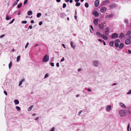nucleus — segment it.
Wrapping results in <instances>:
<instances>
[{
	"instance_id": "nucleus-1",
	"label": "nucleus",
	"mask_w": 131,
	"mask_h": 131,
	"mask_svg": "<svg viewBox=\"0 0 131 131\" xmlns=\"http://www.w3.org/2000/svg\"><path fill=\"white\" fill-rule=\"evenodd\" d=\"M49 56H48L47 54H46L43 59V61L44 62H47L49 61Z\"/></svg>"
},
{
	"instance_id": "nucleus-2",
	"label": "nucleus",
	"mask_w": 131,
	"mask_h": 131,
	"mask_svg": "<svg viewBox=\"0 0 131 131\" xmlns=\"http://www.w3.org/2000/svg\"><path fill=\"white\" fill-rule=\"evenodd\" d=\"M118 112L120 115L122 116H125V112L124 110H120Z\"/></svg>"
},
{
	"instance_id": "nucleus-3",
	"label": "nucleus",
	"mask_w": 131,
	"mask_h": 131,
	"mask_svg": "<svg viewBox=\"0 0 131 131\" xmlns=\"http://www.w3.org/2000/svg\"><path fill=\"white\" fill-rule=\"evenodd\" d=\"M106 8L104 7H102L100 9L101 11L103 13H105L106 12Z\"/></svg>"
},
{
	"instance_id": "nucleus-4",
	"label": "nucleus",
	"mask_w": 131,
	"mask_h": 131,
	"mask_svg": "<svg viewBox=\"0 0 131 131\" xmlns=\"http://www.w3.org/2000/svg\"><path fill=\"white\" fill-rule=\"evenodd\" d=\"M131 43V40L130 39H127L125 41V43L126 45H128Z\"/></svg>"
},
{
	"instance_id": "nucleus-5",
	"label": "nucleus",
	"mask_w": 131,
	"mask_h": 131,
	"mask_svg": "<svg viewBox=\"0 0 131 131\" xmlns=\"http://www.w3.org/2000/svg\"><path fill=\"white\" fill-rule=\"evenodd\" d=\"M92 14L95 16H98L99 15V13L96 10H94L92 12Z\"/></svg>"
},
{
	"instance_id": "nucleus-6",
	"label": "nucleus",
	"mask_w": 131,
	"mask_h": 131,
	"mask_svg": "<svg viewBox=\"0 0 131 131\" xmlns=\"http://www.w3.org/2000/svg\"><path fill=\"white\" fill-rule=\"evenodd\" d=\"M100 0H96L95 2V6L96 7H97L99 4Z\"/></svg>"
},
{
	"instance_id": "nucleus-7",
	"label": "nucleus",
	"mask_w": 131,
	"mask_h": 131,
	"mask_svg": "<svg viewBox=\"0 0 131 131\" xmlns=\"http://www.w3.org/2000/svg\"><path fill=\"white\" fill-rule=\"evenodd\" d=\"M105 29L106 30V31H105V34L106 35H107L109 32V29L108 28H105Z\"/></svg>"
},
{
	"instance_id": "nucleus-8",
	"label": "nucleus",
	"mask_w": 131,
	"mask_h": 131,
	"mask_svg": "<svg viewBox=\"0 0 131 131\" xmlns=\"http://www.w3.org/2000/svg\"><path fill=\"white\" fill-rule=\"evenodd\" d=\"M101 37L105 40H107L108 39V37L104 34H102Z\"/></svg>"
},
{
	"instance_id": "nucleus-9",
	"label": "nucleus",
	"mask_w": 131,
	"mask_h": 131,
	"mask_svg": "<svg viewBox=\"0 0 131 131\" xmlns=\"http://www.w3.org/2000/svg\"><path fill=\"white\" fill-rule=\"evenodd\" d=\"M99 28L100 29H103L104 28V25L103 24L101 23V24H100L99 25Z\"/></svg>"
},
{
	"instance_id": "nucleus-10",
	"label": "nucleus",
	"mask_w": 131,
	"mask_h": 131,
	"mask_svg": "<svg viewBox=\"0 0 131 131\" xmlns=\"http://www.w3.org/2000/svg\"><path fill=\"white\" fill-rule=\"evenodd\" d=\"M98 21L97 19H95L93 21V23L95 25H97Z\"/></svg>"
},
{
	"instance_id": "nucleus-11",
	"label": "nucleus",
	"mask_w": 131,
	"mask_h": 131,
	"mask_svg": "<svg viewBox=\"0 0 131 131\" xmlns=\"http://www.w3.org/2000/svg\"><path fill=\"white\" fill-rule=\"evenodd\" d=\"M70 44L71 47L74 49H75V45H73V42L72 41H71Z\"/></svg>"
},
{
	"instance_id": "nucleus-12",
	"label": "nucleus",
	"mask_w": 131,
	"mask_h": 131,
	"mask_svg": "<svg viewBox=\"0 0 131 131\" xmlns=\"http://www.w3.org/2000/svg\"><path fill=\"white\" fill-rule=\"evenodd\" d=\"M113 15L112 14H111L109 15H107L106 16L105 18L107 19H109V18L113 17Z\"/></svg>"
},
{
	"instance_id": "nucleus-13",
	"label": "nucleus",
	"mask_w": 131,
	"mask_h": 131,
	"mask_svg": "<svg viewBox=\"0 0 131 131\" xmlns=\"http://www.w3.org/2000/svg\"><path fill=\"white\" fill-rule=\"evenodd\" d=\"M93 65L95 66H97L98 65L99 63L97 61H94L93 62Z\"/></svg>"
},
{
	"instance_id": "nucleus-14",
	"label": "nucleus",
	"mask_w": 131,
	"mask_h": 131,
	"mask_svg": "<svg viewBox=\"0 0 131 131\" xmlns=\"http://www.w3.org/2000/svg\"><path fill=\"white\" fill-rule=\"evenodd\" d=\"M109 1H104L103 2V4L104 5H106L109 3Z\"/></svg>"
},
{
	"instance_id": "nucleus-15",
	"label": "nucleus",
	"mask_w": 131,
	"mask_h": 131,
	"mask_svg": "<svg viewBox=\"0 0 131 131\" xmlns=\"http://www.w3.org/2000/svg\"><path fill=\"white\" fill-rule=\"evenodd\" d=\"M27 14L28 15H31L32 14V12L31 10H29L27 12Z\"/></svg>"
},
{
	"instance_id": "nucleus-16",
	"label": "nucleus",
	"mask_w": 131,
	"mask_h": 131,
	"mask_svg": "<svg viewBox=\"0 0 131 131\" xmlns=\"http://www.w3.org/2000/svg\"><path fill=\"white\" fill-rule=\"evenodd\" d=\"M124 47V44L123 43H121L120 44L119 47V49H122Z\"/></svg>"
},
{
	"instance_id": "nucleus-17",
	"label": "nucleus",
	"mask_w": 131,
	"mask_h": 131,
	"mask_svg": "<svg viewBox=\"0 0 131 131\" xmlns=\"http://www.w3.org/2000/svg\"><path fill=\"white\" fill-rule=\"evenodd\" d=\"M96 34L99 37H100V36L101 37V36L102 34H101V33L99 32H96Z\"/></svg>"
},
{
	"instance_id": "nucleus-18",
	"label": "nucleus",
	"mask_w": 131,
	"mask_h": 131,
	"mask_svg": "<svg viewBox=\"0 0 131 131\" xmlns=\"http://www.w3.org/2000/svg\"><path fill=\"white\" fill-rule=\"evenodd\" d=\"M25 80L24 79H22L21 80V81L19 82V86H20L22 84V83Z\"/></svg>"
},
{
	"instance_id": "nucleus-19",
	"label": "nucleus",
	"mask_w": 131,
	"mask_h": 131,
	"mask_svg": "<svg viewBox=\"0 0 131 131\" xmlns=\"http://www.w3.org/2000/svg\"><path fill=\"white\" fill-rule=\"evenodd\" d=\"M20 56H18L17 58V62H18L20 60Z\"/></svg>"
},
{
	"instance_id": "nucleus-20",
	"label": "nucleus",
	"mask_w": 131,
	"mask_h": 131,
	"mask_svg": "<svg viewBox=\"0 0 131 131\" xmlns=\"http://www.w3.org/2000/svg\"><path fill=\"white\" fill-rule=\"evenodd\" d=\"M111 107H106V110L107 112L109 111L111 109Z\"/></svg>"
},
{
	"instance_id": "nucleus-21",
	"label": "nucleus",
	"mask_w": 131,
	"mask_h": 131,
	"mask_svg": "<svg viewBox=\"0 0 131 131\" xmlns=\"http://www.w3.org/2000/svg\"><path fill=\"white\" fill-rule=\"evenodd\" d=\"M109 44L110 46H113L114 45V41H111L110 42V43Z\"/></svg>"
},
{
	"instance_id": "nucleus-22",
	"label": "nucleus",
	"mask_w": 131,
	"mask_h": 131,
	"mask_svg": "<svg viewBox=\"0 0 131 131\" xmlns=\"http://www.w3.org/2000/svg\"><path fill=\"white\" fill-rule=\"evenodd\" d=\"M124 33H121L120 34V35L119 36V38H123L124 37Z\"/></svg>"
},
{
	"instance_id": "nucleus-23",
	"label": "nucleus",
	"mask_w": 131,
	"mask_h": 131,
	"mask_svg": "<svg viewBox=\"0 0 131 131\" xmlns=\"http://www.w3.org/2000/svg\"><path fill=\"white\" fill-rule=\"evenodd\" d=\"M41 14L40 13H38L37 15V16L38 18L40 17L41 16Z\"/></svg>"
},
{
	"instance_id": "nucleus-24",
	"label": "nucleus",
	"mask_w": 131,
	"mask_h": 131,
	"mask_svg": "<svg viewBox=\"0 0 131 131\" xmlns=\"http://www.w3.org/2000/svg\"><path fill=\"white\" fill-rule=\"evenodd\" d=\"M15 103L16 104H18L19 103V101L18 100H15L14 101Z\"/></svg>"
},
{
	"instance_id": "nucleus-25",
	"label": "nucleus",
	"mask_w": 131,
	"mask_h": 131,
	"mask_svg": "<svg viewBox=\"0 0 131 131\" xmlns=\"http://www.w3.org/2000/svg\"><path fill=\"white\" fill-rule=\"evenodd\" d=\"M10 18H11L10 17H9L8 15H7L5 18V19L6 20H8L9 19H10Z\"/></svg>"
},
{
	"instance_id": "nucleus-26",
	"label": "nucleus",
	"mask_w": 131,
	"mask_h": 131,
	"mask_svg": "<svg viewBox=\"0 0 131 131\" xmlns=\"http://www.w3.org/2000/svg\"><path fill=\"white\" fill-rule=\"evenodd\" d=\"M22 4L21 3H20L19 4H18L17 6V8H20L21 6H22Z\"/></svg>"
},
{
	"instance_id": "nucleus-27",
	"label": "nucleus",
	"mask_w": 131,
	"mask_h": 131,
	"mask_svg": "<svg viewBox=\"0 0 131 131\" xmlns=\"http://www.w3.org/2000/svg\"><path fill=\"white\" fill-rule=\"evenodd\" d=\"M9 69H10L11 68V67L12 66V62L11 61L10 63H9Z\"/></svg>"
},
{
	"instance_id": "nucleus-28",
	"label": "nucleus",
	"mask_w": 131,
	"mask_h": 131,
	"mask_svg": "<svg viewBox=\"0 0 131 131\" xmlns=\"http://www.w3.org/2000/svg\"><path fill=\"white\" fill-rule=\"evenodd\" d=\"M131 32L130 31H128L126 34V35L127 36H129Z\"/></svg>"
},
{
	"instance_id": "nucleus-29",
	"label": "nucleus",
	"mask_w": 131,
	"mask_h": 131,
	"mask_svg": "<svg viewBox=\"0 0 131 131\" xmlns=\"http://www.w3.org/2000/svg\"><path fill=\"white\" fill-rule=\"evenodd\" d=\"M119 46V44L118 43L116 42L115 43V47H117Z\"/></svg>"
},
{
	"instance_id": "nucleus-30",
	"label": "nucleus",
	"mask_w": 131,
	"mask_h": 131,
	"mask_svg": "<svg viewBox=\"0 0 131 131\" xmlns=\"http://www.w3.org/2000/svg\"><path fill=\"white\" fill-rule=\"evenodd\" d=\"M80 5V3H76L75 4V6H79Z\"/></svg>"
},
{
	"instance_id": "nucleus-31",
	"label": "nucleus",
	"mask_w": 131,
	"mask_h": 131,
	"mask_svg": "<svg viewBox=\"0 0 131 131\" xmlns=\"http://www.w3.org/2000/svg\"><path fill=\"white\" fill-rule=\"evenodd\" d=\"M85 6L86 8H88L89 7V4L88 3H86L85 4Z\"/></svg>"
},
{
	"instance_id": "nucleus-32",
	"label": "nucleus",
	"mask_w": 131,
	"mask_h": 131,
	"mask_svg": "<svg viewBox=\"0 0 131 131\" xmlns=\"http://www.w3.org/2000/svg\"><path fill=\"white\" fill-rule=\"evenodd\" d=\"M16 109H17L18 111H19L20 110V107H16Z\"/></svg>"
},
{
	"instance_id": "nucleus-33",
	"label": "nucleus",
	"mask_w": 131,
	"mask_h": 131,
	"mask_svg": "<svg viewBox=\"0 0 131 131\" xmlns=\"http://www.w3.org/2000/svg\"><path fill=\"white\" fill-rule=\"evenodd\" d=\"M66 4L65 3H63V8H64L66 7Z\"/></svg>"
},
{
	"instance_id": "nucleus-34",
	"label": "nucleus",
	"mask_w": 131,
	"mask_h": 131,
	"mask_svg": "<svg viewBox=\"0 0 131 131\" xmlns=\"http://www.w3.org/2000/svg\"><path fill=\"white\" fill-rule=\"evenodd\" d=\"M129 127H130V124H129L128 125L127 128V130L128 131H129Z\"/></svg>"
},
{
	"instance_id": "nucleus-35",
	"label": "nucleus",
	"mask_w": 131,
	"mask_h": 131,
	"mask_svg": "<svg viewBox=\"0 0 131 131\" xmlns=\"http://www.w3.org/2000/svg\"><path fill=\"white\" fill-rule=\"evenodd\" d=\"M120 105L121 106H126L123 103H121Z\"/></svg>"
},
{
	"instance_id": "nucleus-36",
	"label": "nucleus",
	"mask_w": 131,
	"mask_h": 131,
	"mask_svg": "<svg viewBox=\"0 0 131 131\" xmlns=\"http://www.w3.org/2000/svg\"><path fill=\"white\" fill-rule=\"evenodd\" d=\"M55 128L54 127H53L50 130V131H55L54 130Z\"/></svg>"
},
{
	"instance_id": "nucleus-37",
	"label": "nucleus",
	"mask_w": 131,
	"mask_h": 131,
	"mask_svg": "<svg viewBox=\"0 0 131 131\" xmlns=\"http://www.w3.org/2000/svg\"><path fill=\"white\" fill-rule=\"evenodd\" d=\"M33 107H29V108H28V111H30L32 109V108Z\"/></svg>"
},
{
	"instance_id": "nucleus-38",
	"label": "nucleus",
	"mask_w": 131,
	"mask_h": 131,
	"mask_svg": "<svg viewBox=\"0 0 131 131\" xmlns=\"http://www.w3.org/2000/svg\"><path fill=\"white\" fill-rule=\"evenodd\" d=\"M131 94V90H129L128 92L127 93V94Z\"/></svg>"
},
{
	"instance_id": "nucleus-39",
	"label": "nucleus",
	"mask_w": 131,
	"mask_h": 131,
	"mask_svg": "<svg viewBox=\"0 0 131 131\" xmlns=\"http://www.w3.org/2000/svg\"><path fill=\"white\" fill-rule=\"evenodd\" d=\"M27 22L26 21V20H24V21H22V23H24V24H26L27 23Z\"/></svg>"
},
{
	"instance_id": "nucleus-40",
	"label": "nucleus",
	"mask_w": 131,
	"mask_h": 131,
	"mask_svg": "<svg viewBox=\"0 0 131 131\" xmlns=\"http://www.w3.org/2000/svg\"><path fill=\"white\" fill-rule=\"evenodd\" d=\"M112 37L113 39H114L115 38V33H114L112 35Z\"/></svg>"
},
{
	"instance_id": "nucleus-41",
	"label": "nucleus",
	"mask_w": 131,
	"mask_h": 131,
	"mask_svg": "<svg viewBox=\"0 0 131 131\" xmlns=\"http://www.w3.org/2000/svg\"><path fill=\"white\" fill-rule=\"evenodd\" d=\"M17 4V2H15L14 4H13V6H15V5H16Z\"/></svg>"
},
{
	"instance_id": "nucleus-42",
	"label": "nucleus",
	"mask_w": 131,
	"mask_h": 131,
	"mask_svg": "<svg viewBox=\"0 0 131 131\" xmlns=\"http://www.w3.org/2000/svg\"><path fill=\"white\" fill-rule=\"evenodd\" d=\"M27 0H26L24 2V5H25L27 4Z\"/></svg>"
},
{
	"instance_id": "nucleus-43",
	"label": "nucleus",
	"mask_w": 131,
	"mask_h": 131,
	"mask_svg": "<svg viewBox=\"0 0 131 131\" xmlns=\"http://www.w3.org/2000/svg\"><path fill=\"white\" fill-rule=\"evenodd\" d=\"M48 74L47 73L46 74L44 78H46L48 77Z\"/></svg>"
},
{
	"instance_id": "nucleus-44",
	"label": "nucleus",
	"mask_w": 131,
	"mask_h": 131,
	"mask_svg": "<svg viewBox=\"0 0 131 131\" xmlns=\"http://www.w3.org/2000/svg\"><path fill=\"white\" fill-rule=\"evenodd\" d=\"M82 112V111L81 110L78 113V115H80V114H81V113Z\"/></svg>"
},
{
	"instance_id": "nucleus-45",
	"label": "nucleus",
	"mask_w": 131,
	"mask_h": 131,
	"mask_svg": "<svg viewBox=\"0 0 131 131\" xmlns=\"http://www.w3.org/2000/svg\"><path fill=\"white\" fill-rule=\"evenodd\" d=\"M115 41L119 42H120V40L119 39H117L115 40Z\"/></svg>"
},
{
	"instance_id": "nucleus-46",
	"label": "nucleus",
	"mask_w": 131,
	"mask_h": 131,
	"mask_svg": "<svg viewBox=\"0 0 131 131\" xmlns=\"http://www.w3.org/2000/svg\"><path fill=\"white\" fill-rule=\"evenodd\" d=\"M29 44V43L28 42H27V44L25 46V48H27L28 46V45Z\"/></svg>"
},
{
	"instance_id": "nucleus-47",
	"label": "nucleus",
	"mask_w": 131,
	"mask_h": 131,
	"mask_svg": "<svg viewBox=\"0 0 131 131\" xmlns=\"http://www.w3.org/2000/svg\"><path fill=\"white\" fill-rule=\"evenodd\" d=\"M118 37V35L116 33H115V38Z\"/></svg>"
},
{
	"instance_id": "nucleus-48",
	"label": "nucleus",
	"mask_w": 131,
	"mask_h": 131,
	"mask_svg": "<svg viewBox=\"0 0 131 131\" xmlns=\"http://www.w3.org/2000/svg\"><path fill=\"white\" fill-rule=\"evenodd\" d=\"M32 26H31V25H30V26H29V27L28 29H32Z\"/></svg>"
},
{
	"instance_id": "nucleus-49",
	"label": "nucleus",
	"mask_w": 131,
	"mask_h": 131,
	"mask_svg": "<svg viewBox=\"0 0 131 131\" xmlns=\"http://www.w3.org/2000/svg\"><path fill=\"white\" fill-rule=\"evenodd\" d=\"M5 36V34H3L2 35H1L0 36V38H2L3 37Z\"/></svg>"
},
{
	"instance_id": "nucleus-50",
	"label": "nucleus",
	"mask_w": 131,
	"mask_h": 131,
	"mask_svg": "<svg viewBox=\"0 0 131 131\" xmlns=\"http://www.w3.org/2000/svg\"><path fill=\"white\" fill-rule=\"evenodd\" d=\"M14 19H12V20L10 21V23L9 24H11L12 23H13V21H14Z\"/></svg>"
},
{
	"instance_id": "nucleus-51",
	"label": "nucleus",
	"mask_w": 131,
	"mask_h": 131,
	"mask_svg": "<svg viewBox=\"0 0 131 131\" xmlns=\"http://www.w3.org/2000/svg\"><path fill=\"white\" fill-rule=\"evenodd\" d=\"M4 94L6 95H7V93L5 91H4Z\"/></svg>"
},
{
	"instance_id": "nucleus-52",
	"label": "nucleus",
	"mask_w": 131,
	"mask_h": 131,
	"mask_svg": "<svg viewBox=\"0 0 131 131\" xmlns=\"http://www.w3.org/2000/svg\"><path fill=\"white\" fill-rule=\"evenodd\" d=\"M42 24V21H40L39 23V25H41Z\"/></svg>"
},
{
	"instance_id": "nucleus-53",
	"label": "nucleus",
	"mask_w": 131,
	"mask_h": 131,
	"mask_svg": "<svg viewBox=\"0 0 131 131\" xmlns=\"http://www.w3.org/2000/svg\"><path fill=\"white\" fill-rule=\"evenodd\" d=\"M50 64L52 67H53L54 66V64L53 63H51Z\"/></svg>"
},
{
	"instance_id": "nucleus-54",
	"label": "nucleus",
	"mask_w": 131,
	"mask_h": 131,
	"mask_svg": "<svg viewBox=\"0 0 131 131\" xmlns=\"http://www.w3.org/2000/svg\"><path fill=\"white\" fill-rule=\"evenodd\" d=\"M64 60V57L62 59H61V61L62 62Z\"/></svg>"
},
{
	"instance_id": "nucleus-55",
	"label": "nucleus",
	"mask_w": 131,
	"mask_h": 131,
	"mask_svg": "<svg viewBox=\"0 0 131 131\" xmlns=\"http://www.w3.org/2000/svg\"><path fill=\"white\" fill-rule=\"evenodd\" d=\"M56 66H57V67H59V63H57V64H56Z\"/></svg>"
},
{
	"instance_id": "nucleus-56",
	"label": "nucleus",
	"mask_w": 131,
	"mask_h": 131,
	"mask_svg": "<svg viewBox=\"0 0 131 131\" xmlns=\"http://www.w3.org/2000/svg\"><path fill=\"white\" fill-rule=\"evenodd\" d=\"M80 0H74L75 2L77 3Z\"/></svg>"
},
{
	"instance_id": "nucleus-57",
	"label": "nucleus",
	"mask_w": 131,
	"mask_h": 131,
	"mask_svg": "<svg viewBox=\"0 0 131 131\" xmlns=\"http://www.w3.org/2000/svg\"><path fill=\"white\" fill-rule=\"evenodd\" d=\"M102 41L103 42L104 45H105L106 43H105V42L103 40Z\"/></svg>"
},
{
	"instance_id": "nucleus-58",
	"label": "nucleus",
	"mask_w": 131,
	"mask_h": 131,
	"mask_svg": "<svg viewBox=\"0 0 131 131\" xmlns=\"http://www.w3.org/2000/svg\"><path fill=\"white\" fill-rule=\"evenodd\" d=\"M34 21L33 20H31V23H34Z\"/></svg>"
},
{
	"instance_id": "nucleus-59",
	"label": "nucleus",
	"mask_w": 131,
	"mask_h": 131,
	"mask_svg": "<svg viewBox=\"0 0 131 131\" xmlns=\"http://www.w3.org/2000/svg\"><path fill=\"white\" fill-rule=\"evenodd\" d=\"M125 23H126L127 24H128V21L127 20H125Z\"/></svg>"
},
{
	"instance_id": "nucleus-60",
	"label": "nucleus",
	"mask_w": 131,
	"mask_h": 131,
	"mask_svg": "<svg viewBox=\"0 0 131 131\" xmlns=\"http://www.w3.org/2000/svg\"><path fill=\"white\" fill-rule=\"evenodd\" d=\"M128 52L129 53H131V51L130 50H128Z\"/></svg>"
},
{
	"instance_id": "nucleus-61",
	"label": "nucleus",
	"mask_w": 131,
	"mask_h": 131,
	"mask_svg": "<svg viewBox=\"0 0 131 131\" xmlns=\"http://www.w3.org/2000/svg\"><path fill=\"white\" fill-rule=\"evenodd\" d=\"M36 115V114L35 113H33L32 114V116H35Z\"/></svg>"
},
{
	"instance_id": "nucleus-62",
	"label": "nucleus",
	"mask_w": 131,
	"mask_h": 131,
	"mask_svg": "<svg viewBox=\"0 0 131 131\" xmlns=\"http://www.w3.org/2000/svg\"><path fill=\"white\" fill-rule=\"evenodd\" d=\"M62 45L63 46V47L64 48H65L66 47H65V45L63 44H62Z\"/></svg>"
},
{
	"instance_id": "nucleus-63",
	"label": "nucleus",
	"mask_w": 131,
	"mask_h": 131,
	"mask_svg": "<svg viewBox=\"0 0 131 131\" xmlns=\"http://www.w3.org/2000/svg\"><path fill=\"white\" fill-rule=\"evenodd\" d=\"M57 2H60V0H56Z\"/></svg>"
},
{
	"instance_id": "nucleus-64",
	"label": "nucleus",
	"mask_w": 131,
	"mask_h": 131,
	"mask_svg": "<svg viewBox=\"0 0 131 131\" xmlns=\"http://www.w3.org/2000/svg\"><path fill=\"white\" fill-rule=\"evenodd\" d=\"M39 118V117H37V118H36L35 119V120H36V121H37V120Z\"/></svg>"
}]
</instances>
